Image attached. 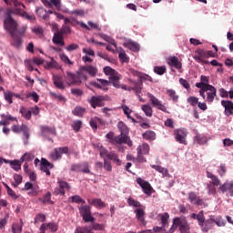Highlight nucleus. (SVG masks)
<instances>
[{
	"label": "nucleus",
	"mask_w": 233,
	"mask_h": 233,
	"mask_svg": "<svg viewBox=\"0 0 233 233\" xmlns=\"http://www.w3.org/2000/svg\"><path fill=\"white\" fill-rule=\"evenodd\" d=\"M104 73L106 76H109V81L98 78L96 81L91 82V86H95V88H99L100 90H108L106 86H109L110 83H112L115 88H119V79H121L119 73L110 66L104 67Z\"/></svg>",
	"instance_id": "obj_1"
},
{
	"label": "nucleus",
	"mask_w": 233,
	"mask_h": 233,
	"mask_svg": "<svg viewBox=\"0 0 233 233\" xmlns=\"http://www.w3.org/2000/svg\"><path fill=\"white\" fill-rule=\"evenodd\" d=\"M117 128L120 135L114 136V132H109L106 135V139H109L111 145H127V147H132V140L128 137V127L124 124L123 121L117 123Z\"/></svg>",
	"instance_id": "obj_2"
},
{
	"label": "nucleus",
	"mask_w": 233,
	"mask_h": 233,
	"mask_svg": "<svg viewBox=\"0 0 233 233\" xmlns=\"http://www.w3.org/2000/svg\"><path fill=\"white\" fill-rule=\"evenodd\" d=\"M64 77L68 86H72V85H79L80 83H83V81H86L88 79L85 67L83 66L79 67L76 74L67 71Z\"/></svg>",
	"instance_id": "obj_3"
},
{
	"label": "nucleus",
	"mask_w": 233,
	"mask_h": 233,
	"mask_svg": "<svg viewBox=\"0 0 233 233\" xmlns=\"http://www.w3.org/2000/svg\"><path fill=\"white\" fill-rule=\"evenodd\" d=\"M178 230L180 233H190V224L187 218L185 217H177L173 219V224L169 228L170 233H175L176 230Z\"/></svg>",
	"instance_id": "obj_4"
},
{
	"label": "nucleus",
	"mask_w": 233,
	"mask_h": 233,
	"mask_svg": "<svg viewBox=\"0 0 233 233\" xmlns=\"http://www.w3.org/2000/svg\"><path fill=\"white\" fill-rule=\"evenodd\" d=\"M13 14L14 11L12 9H7L4 17V28L8 34H12L17 30V22L12 18Z\"/></svg>",
	"instance_id": "obj_5"
},
{
	"label": "nucleus",
	"mask_w": 233,
	"mask_h": 233,
	"mask_svg": "<svg viewBox=\"0 0 233 233\" xmlns=\"http://www.w3.org/2000/svg\"><path fill=\"white\" fill-rule=\"evenodd\" d=\"M91 225L89 227H77L74 233H94L92 230H105V225L90 222Z\"/></svg>",
	"instance_id": "obj_6"
},
{
	"label": "nucleus",
	"mask_w": 233,
	"mask_h": 233,
	"mask_svg": "<svg viewBox=\"0 0 233 233\" xmlns=\"http://www.w3.org/2000/svg\"><path fill=\"white\" fill-rule=\"evenodd\" d=\"M78 210L85 223H94V221H96V218L92 216V209L90 206H81L78 208Z\"/></svg>",
	"instance_id": "obj_7"
},
{
	"label": "nucleus",
	"mask_w": 233,
	"mask_h": 233,
	"mask_svg": "<svg viewBox=\"0 0 233 233\" xmlns=\"http://www.w3.org/2000/svg\"><path fill=\"white\" fill-rule=\"evenodd\" d=\"M147 96L149 98L152 106H154L157 110H161V112H165V114H168V110H167V106H165V104H163L161 100H158L156 96L152 95V93H147Z\"/></svg>",
	"instance_id": "obj_8"
},
{
	"label": "nucleus",
	"mask_w": 233,
	"mask_h": 233,
	"mask_svg": "<svg viewBox=\"0 0 233 233\" xmlns=\"http://www.w3.org/2000/svg\"><path fill=\"white\" fill-rule=\"evenodd\" d=\"M68 147H56L50 154L49 157L52 161H59L63 157V154H68Z\"/></svg>",
	"instance_id": "obj_9"
},
{
	"label": "nucleus",
	"mask_w": 233,
	"mask_h": 233,
	"mask_svg": "<svg viewBox=\"0 0 233 233\" xmlns=\"http://www.w3.org/2000/svg\"><path fill=\"white\" fill-rule=\"evenodd\" d=\"M137 183L141 187L144 194H147V196H152V186L150 185V182L144 180L141 177L137 178Z\"/></svg>",
	"instance_id": "obj_10"
},
{
	"label": "nucleus",
	"mask_w": 233,
	"mask_h": 233,
	"mask_svg": "<svg viewBox=\"0 0 233 233\" xmlns=\"http://www.w3.org/2000/svg\"><path fill=\"white\" fill-rule=\"evenodd\" d=\"M12 131L15 134H21V132H23L24 136L25 137V139H29L30 137V129L28 128V126L25 124H22L21 126H12Z\"/></svg>",
	"instance_id": "obj_11"
},
{
	"label": "nucleus",
	"mask_w": 233,
	"mask_h": 233,
	"mask_svg": "<svg viewBox=\"0 0 233 233\" xmlns=\"http://www.w3.org/2000/svg\"><path fill=\"white\" fill-rule=\"evenodd\" d=\"M187 129H176L174 131V136H175V139L176 141H177V143H180L181 145H187Z\"/></svg>",
	"instance_id": "obj_12"
},
{
	"label": "nucleus",
	"mask_w": 233,
	"mask_h": 233,
	"mask_svg": "<svg viewBox=\"0 0 233 233\" xmlns=\"http://www.w3.org/2000/svg\"><path fill=\"white\" fill-rule=\"evenodd\" d=\"M221 106L224 108V115L226 117L233 116V102L230 100H221Z\"/></svg>",
	"instance_id": "obj_13"
},
{
	"label": "nucleus",
	"mask_w": 233,
	"mask_h": 233,
	"mask_svg": "<svg viewBox=\"0 0 233 233\" xmlns=\"http://www.w3.org/2000/svg\"><path fill=\"white\" fill-rule=\"evenodd\" d=\"M208 86L207 87L208 91H206V94H207L206 101L208 103H214V99H216L218 96V90L214 86Z\"/></svg>",
	"instance_id": "obj_14"
},
{
	"label": "nucleus",
	"mask_w": 233,
	"mask_h": 233,
	"mask_svg": "<svg viewBox=\"0 0 233 233\" xmlns=\"http://www.w3.org/2000/svg\"><path fill=\"white\" fill-rule=\"evenodd\" d=\"M40 130L42 132V136L46 137V139H48V141H52V138H50V136H56V129L48 126H42L40 127Z\"/></svg>",
	"instance_id": "obj_15"
},
{
	"label": "nucleus",
	"mask_w": 233,
	"mask_h": 233,
	"mask_svg": "<svg viewBox=\"0 0 233 233\" xmlns=\"http://www.w3.org/2000/svg\"><path fill=\"white\" fill-rule=\"evenodd\" d=\"M89 103L92 106V108H97V106H105V96H92L89 100Z\"/></svg>",
	"instance_id": "obj_16"
},
{
	"label": "nucleus",
	"mask_w": 233,
	"mask_h": 233,
	"mask_svg": "<svg viewBox=\"0 0 233 233\" xmlns=\"http://www.w3.org/2000/svg\"><path fill=\"white\" fill-rule=\"evenodd\" d=\"M218 191L222 194L229 191V195L233 198V181H226L222 185L219 186Z\"/></svg>",
	"instance_id": "obj_17"
},
{
	"label": "nucleus",
	"mask_w": 233,
	"mask_h": 233,
	"mask_svg": "<svg viewBox=\"0 0 233 233\" xmlns=\"http://www.w3.org/2000/svg\"><path fill=\"white\" fill-rule=\"evenodd\" d=\"M188 201L192 205H197V207H201V205H203V199L198 197V194L194 191L188 193Z\"/></svg>",
	"instance_id": "obj_18"
},
{
	"label": "nucleus",
	"mask_w": 233,
	"mask_h": 233,
	"mask_svg": "<svg viewBox=\"0 0 233 233\" xmlns=\"http://www.w3.org/2000/svg\"><path fill=\"white\" fill-rule=\"evenodd\" d=\"M50 168H54V164L50 163L46 158H42L40 163V169L47 176H50Z\"/></svg>",
	"instance_id": "obj_19"
},
{
	"label": "nucleus",
	"mask_w": 233,
	"mask_h": 233,
	"mask_svg": "<svg viewBox=\"0 0 233 233\" xmlns=\"http://www.w3.org/2000/svg\"><path fill=\"white\" fill-rule=\"evenodd\" d=\"M57 185H58V194H61V196H65V194H66V190H70L71 188L70 184H68V182L62 179L57 180Z\"/></svg>",
	"instance_id": "obj_20"
},
{
	"label": "nucleus",
	"mask_w": 233,
	"mask_h": 233,
	"mask_svg": "<svg viewBox=\"0 0 233 233\" xmlns=\"http://www.w3.org/2000/svg\"><path fill=\"white\" fill-rule=\"evenodd\" d=\"M202 232H208L212 227H214V216H211L208 219H205L199 226Z\"/></svg>",
	"instance_id": "obj_21"
},
{
	"label": "nucleus",
	"mask_w": 233,
	"mask_h": 233,
	"mask_svg": "<svg viewBox=\"0 0 233 233\" xmlns=\"http://www.w3.org/2000/svg\"><path fill=\"white\" fill-rule=\"evenodd\" d=\"M52 42L54 43V45H59V46H65V37L59 31L54 34Z\"/></svg>",
	"instance_id": "obj_22"
},
{
	"label": "nucleus",
	"mask_w": 233,
	"mask_h": 233,
	"mask_svg": "<svg viewBox=\"0 0 233 233\" xmlns=\"http://www.w3.org/2000/svg\"><path fill=\"white\" fill-rule=\"evenodd\" d=\"M87 203L96 207V208H105V207H106V204H105L101 198H88Z\"/></svg>",
	"instance_id": "obj_23"
},
{
	"label": "nucleus",
	"mask_w": 233,
	"mask_h": 233,
	"mask_svg": "<svg viewBox=\"0 0 233 233\" xmlns=\"http://www.w3.org/2000/svg\"><path fill=\"white\" fill-rule=\"evenodd\" d=\"M206 176L208 179H211L210 185H213L214 187H219L221 185V180H219V177H218L212 172L207 171Z\"/></svg>",
	"instance_id": "obj_24"
},
{
	"label": "nucleus",
	"mask_w": 233,
	"mask_h": 233,
	"mask_svg": "<svg viewBox=\"0 0 233 233\" xmlns=\"http://www.w3.org/2000/svg\"><path fill=\"white\" fill-rule=\"evenodd\" d=\"M169 66H174L177 70H181L182 64L176 56H171L167 59Z\"/></svg>",
	"instance_id": "obj_25"
},
{
	"label": "nucleus",
	"mask_w": 233,
	"mask_h": 233,
	"mask_svg": "<svg viewBox=\"0 0 233 233\" xmlns=\"http://www.w3.org/2000/svg\"><path fill=\"white\" fill-rule=\"evenodd\" d=\"M12 38V45L13 46H15V48H19L21 45L23 44V40L21 39V36L15 34V32H13L12 34H9Z\"/></svg>",
	"instance_id": "obj_26"
},
{
	"label": "nucleus",
	"mask_w": 233,
	"mask_h": 233,
	"mask_svg": "<svg viewBox=\"0 0 233 233\" xmlns=\"http://www.w3.org/2000/svg\"><path fill=\"white\" fill-rule=\"evenodd\" d=\"M80 26H82V28H86V30H98V31H101V28L100 26L97 25V24H95L91 21L87 22V25L83 23V22H80L79 23Z\"/></svg>",
	"instance_id": "obj_27"
},
{
	"label": "nucleus",
	"mask_w": 233,
	"mask_h": 233,
	"mask_svg": "<svg viewBox=\"0 0 233 233\" xmlns=\"http://www.w3.org/2000/svg\"><path fill=\"white\" fill-rule=\"evenodd\" d=\"M191 218L197 219L198 223V227H200L201 224L205 221V211L200 210L198 214H196V213L191 214Z\"/></svg>",
	"instance_id": "obj_28"
},
{
	"label": "nucleus",
	"mask_w": 233,
	"mask_h": 233,
	"mask_svg": "<svg viewBox=\"0 0 233 233\" xmlns=\"http://www.w3.org/2000/svg\"><path fill=\"white\" fill-rule=\"evenodd\" d=\"M136 218L142 223V225L146 226L147 221H145V210L143 208H137L135 210Z\"/></svg>",
	"instance_id": "obj_29"
},
{
	"label": "nucleus",
	"mask_w": 233,
	"mask_h": 233,
	"mask_svg": "<svg viewBox=\"0 0 233 233\" xmlns=\"http://www.w3.org/2000/svg\"><path fill=\"white\" fill-rule=\"evenodd\" d=\"M133 85H134V86H133L132 90L135 92L136 96H137V97L139 98V101L144 102L143 98L141 97V90L143 88L142 87L143 85L141 83L139 84L137 82H133Z\"/></svg>",
	"instance_id": "obj_30"
},
{
	"label": "nucleus",
	"mask_w": 233,
	"mask_h": 233,
	"mask_svg": "<svg viewBox=\"0 0 233 233\" xmlns=\"http://www.w3.org/2000/svg\"><path fill=\"white\" fill-rule=\"evenodd\" d=\"M15 12L16 14H18V15H21L22 17H24L25 19H27L28 21H31V22L35 21V15H29L25 11H21V9L19 8H16Z\"/></svg>",
	"instance_id": "obj_31"
},
{
	"label": "nucleus",
	"mask_w": 233,
	"mask_h": 233,
	"mask_svg": "<svg viewBox=\"0 0 233 233\" xmlns=\"http://www.w3.org/2000/svg\"><path fill=\"white\" fill-rule=\"evenodd\" d=\"M151 168H154L157 172H159V174H162L163 177H168V169L167 167H163L158 165H151Z\"/></svg>",
	"instance_id": "obj_32"
},
{
	"label": "nucleus",
	"mask_w": 233,
	"mask_h": 233,
	"mask_svg": "<svg viewBox=\"0 0 233 233\" xmlns=\"http://www.w3.org/2000/svg\"><path fill=\"white\" fill-rule=\"evenodd\" d=\"M54 85L56 88H58L59 90H65L66 86L65 83H63V78L59 76H54Z\"/></svg>",
	"instance_id": "obj_33"
},
{
	"label": "nucleus",
	"mask_w": 233,
	"mask_h": 233,
	"mask_svg": "<svg viewBox=\"0 0 233 233\" xmlns=\"http://www.w3.org/2000/svg\"><path fill=\"white\" fill-rule=\"evenodd\" d=\"M137 152H138L139 154H144L145 156H147L150 152V146H148V144H147V143L139 145L137 147Z\"/></svg>",
	"instance_id": "obj_34"
},
{
	"label": "nucleus",
	"mask_w": 233,
	"mask_h": 233,
	"mask_svg": "<svg viewBox=\"0 0 233 233\" xmlns=\"http://www.w3.org/2000/svg\"><path fill=\"white\" fill-rule=\"evenodd\" d=\"M107 159H110L111 161H113V163H116V165H121V159H119V157L117 156L116 151L109 152L107 154Z\"/></svg>",
	"instance_id": "obj_35"
},
{
	"label": "nucleus",
	"mask_w": 233,
	"mask_h": 233,
	"mask_svg": "<svg viewBox=\"0 0 233 233\" xmlns=\"http://www.w3.org/2000/svg\"><path fill=\"white\" fill-rule=\"evenodd\" d=\"M142 137L143 139H146V141H154L156 140V132L152 130H147L142 134Z\"/></svg>",
	"instance_id": "obj_36"
},
{
	"label": "nucleus",
	"mask_w": 233,
	"mask_h": 233,
	"mask_svg": "<svg viewBox=\"0 0 233 233\" xmlns=\"http://www.w3.org/2000/svg\"><path fill=\"white\" fill-rule=\"evenodd\" d=\"M121 108L125 114V116H127V119H131L132 120V123H137V121H136L134 119V117H132V116H130V114H132V109H130V107H128V106L127 105H122L121 106Z\"/></svg>",
	"instance_id": "obj_37"
},
{
	"label": "nucleus",
	"mask_w": 233,
	"mask_h": 233,
	"mask_svg": "<svg viewBox=\"0 0 233 233\" xmlns=\"http://www.w3.org/2000/svg\"><path fill=\"white\" fill-rule=\"evenodd\" d=\"M35 12L38 17H41L44 21H46V19L50 17V15H47L46 9L43 7H37Z\"/></svg>",
	"instance_id": "obj_38"
},
{
	"label": "nucleus",
	"mask_w": 233,
	"mask_h": 233,
	"mask_svg": "<svg viewBox=\"0 0 233 233\" xmlns=\"http://www.w3.org/2000/svg\"><path fill=\"white\" fill-rule=\"evenodd\" d=\"M84 70L86 71V74H89L92 77L96 76L97 74V68L94 66H84Z\"/></svg>",
	"instance_id": "obj_39"
},
{
	"label": "nucleus",
	"mask_w": 233,
	"mask_h": 233,
	"mask_svg": "<svg viewBox=\"0 0 233 233\" xmlns=\"http://www.w3.org/2000/svg\"><path fill=\"white\" fill-rule=\"evenodd\" d=\"M19 112L25 119L30 120L32 118V111L26 109V107L21 106Z\"/></svg>",
	"instance_id": "obj_40"
},
{
	"label": "nucleus",
	"mask_w": 233,
	"mask_h": 233,
	"mask_svg": "<svg viewBox=\"0 0 233 233\" xmlns=\"http://www.w3.org/2000/svg\"><path fill=\"white\" fill-rule=\"evenodd\" d=\"M126 48L132 50V52H139V44L136 42H128L124 45Z\"/></svg>",
	"instance_id": "obj_41"
},
{
	"label": "nucleus",
	"mask_w": 233,
	"mask_h": 233,
	"mask_svg": "<svg viewBox=\"0 0 233 233\" xmlns=\"http://www.w3.org/2000/svg\"><path fill=\"white\" fill-rule=\"evenodd\" d=\"M141 110L144 111L145 116H147V117H152V114H154V110L152 109V106H150L149 105H142Z\"/></svg>",
	"instance_id": "obj_42"
},
{
	"label": "nucleus",
	"mask_w": 233,
	"mask_h": 233,
	"mask_svg": "<svg viewBox=\"0 0 233 233\" xmlns=\"http://www.w3.org/2000/svg\"><path fill=\"white\" fill-rule=\"evenodd\" d=\"M195 141L198 145H207V143H208V138L203 135H197L195 137Z\"/></svg>",
	"instance_id": "obj_43"
},
{
	"label": "nucleus",
	"mask_w": 233,
	"mask_h": 233,
	"mask_svg": "<svg viewBox=\"0 0 233 233\" xmlns=\"http://www.w3.org/2000/svg\"><path fill=\"white\" fill-rule=\"evenodd\" d=\"M13 97H14V92H12V91H4V99L9 105H12V103H14V100H12Z\"/></svg>",
	"instance_id": "obj_44"
},
{
	"label": "nucleus",
	"mask_w": 233,
	"mask_h": 233,
	"mask_svg": "<svg viewBox=\"0 0 233 233\" xmlns=\"http://www.w3.org/2000/svg\"><path fill=\"white\" fill-rule=\"evenodd\" d=\"M49 95L51 96V97H53L56 101H60V103H65L66 101V98L63 96L61 94H57L56 92L51 91Z\"/></svg>",
	"instance_id": "obj_45"
},
{
	"label": "nucleus",
	"mask_w": 233,
	"mask_h": 233,
	"mask_svg": "<svg viewBox=\"0 0 233 233\" xmlns=\"http://www.w3.org/2000/svg\"><path fill=\"white\" fill-rule=\"evenodd\" d=\"M34 157V153H25L21 157L20 162L23 163L25 161V163H28L29 161H32Z\"/></svg>",
	"instance_id": "obj_46"
},
{
	"label": "nucleus",
	"mask_w": 233,
	"mask_h": 233,
	"mask_svg": "<svg viewBox=\"0 0 233 233\" xmlns=\"http://www.w3.org/2000/svg\"><path fill=\"white\" fill-rule=\"evenodd\" d=\"M168 218H170L168 213H164L161 215V223L164 229L168 228Z\"/></svg>",
	"instance_id": "obj_47"
},
{
	"label": "nucleus",
	"mask_w": 233,
	"mask_h": 233,
	"mask_svg": "<svg viewBox=\"0 0 233 233\" xmlns=\"http://www.w3.org/2000/svg\"><path fill=\"white\" fill-rule=\"evenodd\" d=\"M73 116H76L78 117H83V114H85V108L81 106H76L72 111Z\"/></svg>",
	"instance_id": "obj_48"
},
{
	"label": "nucleus",
	"mask_w": 233,
	"mask_h": 233,
	"mask_svg": "<svg viewBox=\"0 0 233 233\" xmlns=\"http://www.w3.org/2000/svg\"><path fill=\"white\" fill-rule=\"evenodd\" d=\"M11 230L13 233H22L23 232V224L14 223L12 225Z\"/></svg>",
	"instance_id": "obj_49"
},
{
	"label": "nucleus",
	"mask_w": 233,
	"mask_h": 233,
	"mask_svg": "<svg viewBox=\"0 0 233 233\" xmlns=\"http://www.w3.org/2000/svg\"><path fill=\"white\" fill-rule=\"evenodd\" d=\"M10 166L13 170H15V172H18V170H21V161L19 160H11Z\"/></svg>",
	"instance_id": "obj_50"
},
{
	"label": "nucleus",
	"mask_w": 233,
	"mask_h": 233,
	"mask_svg": "<svg viewBox=\"0 0 233 233\" xmlns=\"http://www.w3.org/2000/svg\"><path fill=\"white\" fill-rule=\"evenodd\" d=\"M32 32L35 34V35H38V37H43V34H45V30L43 29V26L37 25L32 28Z\"/></svg>",
	"instance_id": "obj_51"
},
{
	"label": "nucleus",
	"mask_w": 233,
	"mask_h": 233,
	"mask_svg": "<svg viewBox=\"0 0 233 233\" xmlns=\"http://www.w3.org/2000/svg\"><path fill=\"white\" fill-rule=\"evenodd\" d=\"M188 105L190 106H198V104L199 103V98L198 96H189L187 99Z\"/></svg>",
	"instance_id": "obj_52"
},
{
	"label": "nucleus",
	"mask_w": 233,
	"mask_h": 233,
	"mask_svg": "<svg viewBox=\"0 0 233 233\" xmlns=\"http://www.w3.org/2000/svg\"><path fill=\"white\" fill-rule=\"evenodd\" d=\"M82 126H83V122L81 120H75L71 124V127H72L73 130H75V132H79Z\"/></svg>",
	"instance_id": "obj_53"
},
{
	"label": "nucleus",
	"mask_w": 233,
	"mask_h": 233,
	"mask_svg": "<svg viewBox=\"0 0 233 233\" xmlns=\"http://www.w3.org/2000/svg\"><path fill=\"white\" fill-rule=\"evenodd\" d=\"M69 200H71V203H82V205H85L86 203L85 199L79 197V195L72 196L71 198H69Z\"/></svg>",
	"instance_id": "obj_54"
},
{
	"label": "nucleus",
	"mask_w": 233,
	"mask_h": 233,
	"mask_svg": "<svg viewBox=\"0 0 233 233\" xmlns=\"http://www.w3.org/2000/svg\"><path fill=\"white\" fill-rule=\"evenodd\" d=\"M127 204L129 205V207H135L137 208H141V202H139L132 198H127Z\"/></svg>",
	"instance_id": "obj_55"
},
{
	"label": "nucleus",
	"mask_w": 233,
	"mask_h": 233,
	"mask_svg": "<svg viewBox=\"0 0 233 233\" xmlns=\"http://www.w3.org/2000/svg\"><path fill=\"white\" fill-rule=\"evenodd\" d=\"M44 221H46V216L43 213H39L35 217V225H37V223H44Z\"/></svg>",
	"instance_id": "obj_56"
},
{
	"label": "nucleus",
	"mask_w": 233,
	"mask_h": 233,
	"mask_svg": "<svg viewBox=\"0 0 233 233\" xmlns=\"http://www.w3.org/2000/svg\"><path fill=\"white\" fill-rule=\"evenodd\" d=\"M58 32L61 33L63 35H68V34H72V29L70 28V26L63 25Z\"/></svg>",
	"instance_id": "obj_57"
},
{
	"label": "nucleus",
	"mask_w": 233,
	"mask_h": 233,
	"mask_svg": "<svg viewBox=\"0 0 233 233\" xmlns=\"http://www.w3.org/2000/svg\"><path fill=\"white\" fill-rule=\"evenodd\" d=\"M52 198V194L50 192H47L43 198H39V201H41V203H51V205L54 204V202L52 200H50Z\"/></svg>",
	"instance_id": "obj_58"
},
{
	"label": "nucleus",
	"mask_w": 233,
	"mask_h": 233,
	"mask_svg": "<svg viewBox=\"0 0 233 233\" xmlns=\"http://www.w3.org/2000/svg\"><path fill=\"white\" fill-rule=\"evenodd\" d=\"M165 72H167V66H165L154 67V73L157 74L158 76H163Z\"/></svg>",
	"instance_id": "obj_59"
},
{
	"label": "nucleus",
	"mask_w": 233,
	"mask_h": 233,
	"mask_svg": "<svg viewBox=\"0 0 233 233\" xmlns=\"http://www.w3.org/2000/svg\"><path fill=\"white\" fill-rule=\"evenodd\" d=\"M81 172H83V174H90V166L88 165V162L81 163Z\"/></svg>",
	"instance_id": "obj_60"
},
{
	"label": "nucleus",
	"mask_w": 233,
	"mask_h": 233,
	"mask_svg": "<svg viewBox=\"0 0 233 233\" xmlns=\"http://www.w3.org/2000/svg\"><path fill=\"white\" fill-rule=\"evenodd\" d=\"M138 77L141 83L148 81L149 83H152V78L150 76L147 74H138Z\"/></svg>",
	"instance_id": "obj_61"
},
{
	"label": "nucleus",
	"mask_w": 233,
	"mask_h": 233,
	"mask_svg": "<svg viewBox=\"0 0 233 233\" xmlns=\"http://www.w3.org/2000/svg\"><path fill=\"white\" fill-rule=\"evenodd\" d=\"M100 119L97 117L92 118L89 122L91 128L96 132L97 130V123H99Z\"/></svg>",
	"instance_id": "obj_62"
},
{
	"label": "nucleus",
	"mask_w": 233,
	"mask_h": 233,
	"mask_svg": "<svg viewBox=\"0 0 233 233\" xmlns=\"http://www.w3.org/2000/svg\"><path fill=\"white\" fill-rule=\"evenodd\" d=\"M167 96H169V97H171L173 101H177V99H179V96H177L176 91H174L173 89H168L167 91Z\"/></svg>",
	"instance_id": "obj_63"
},
{
	"label": "nucleus",
	"mask_w": 233,
	"mask_h": 233,
	"mask_svg": "<svg viewBox=\"0 0 233 233\" xmlns=\"http://www.w3.org/2000/svg\"><path fill=\"white\" fill-rule=\"evenodd\" d=\"M70 170L71 172H81V164H73Z\"/></svg>",
	"instance_id": "obj_64"
}]
</instances>
